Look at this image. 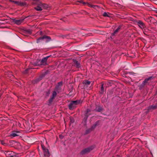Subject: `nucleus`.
I'll list each match as a JSON object with an SVG mask.
<instances>
[{
	"label": "nucleus",
	"mask_w": 157,
	"mask_h": 157,
	"mask_svg": "<svg viewBox=\"0 0 157 157\" xmlns=\"http://www.w3.org/2000/svg\"><path fill=\"white\" fill-rule=\"evenodd\" d=\"M78 2H80V3L82 4L83 5H86L88 6H89L93 8L96 9L95 7H96V6L90 4L88 3H86L84 2L82 0H79L78 1Z\"/></svg>",
	"instance_id": "6"
},
{
	"label": "nucleus",
	"mask_w": 157,
	"mask_h": 157,
	"mask_svg": "<svg viewBox=\"0 0 157 157\" xmlns=\"http://www.w3.org/2000/svg\"><path fill=\"white\" fill-rule=\"evenodd\" d=\"M41 147L44 151V156L45 157H49L50 155L48 150L46 149L43 144H41Z\"/></svg>",
	"instance_id": "3"
},
{
	"label": "nucleus",
	"mask_w": 157,
	"mask_h": 157,
	"mask_svg": "<svg viewBox=\"0 0 157 157\" xmlns=\"http://www.w3.org/2000/svg\"><path fill=\"white\" fill-rule=\"evenodd\" d=\"M138 26L141 29H142L143 31V29H144L146 28L145 24L143 22L140 20H138Z\"/></svg>",
	"instance_id": "5"
},
{
	"label": "nucleus",
	"mask_w": 157,
	"mask_h": 157,
	"mask_svg": "<svg viewBox=\"0 0 157 157\" xmlns=\"http://www.w3.org/2000/svg\"><path fill=\"white\" fill-rule=\"evenodd\" d=\"M58 84L59 86H61L62 85V83L61 82H59Z\"/></svg>",
	"instance_id": "24"
},
{
	"label": "nucleus",
	"mask_w": 157,
	"mask_h": 157,
	"mask_svg": "<svg viewBox=\"0 0 157 157\" xmlns=\"http://www.w3.org/2000/svg\"><path fill=\"white\" fill-rule=\"evenodd\" d=\"M84 83L86 85H89L90 83V81L87 80H86L84 81Z\"/></svg>",
	"instance_id": "21"
},
{
	"label": "nucleus",
	"mask_w": 157,
	"mask_h": 157,
	"mask_svg": "<svg viewBox=\"0 0 157 157\" xmlns=\"http://www.w3.org/2000/svg\"><path fill=\"white\" fill-rule=\"evenodd\" d=\"M50 94V93L48 92H47V96H48L49 95V94Z\"/></svg>",
	"instance_id": "26"
},
{
	"label": "nucleus",
	"mask_w": 157,
	"mask_h": 157,
	"mask_svg": "<svg viewBox=\"0 0 157 157\" xmlns=\"http://www.w3.org/2000/svg\"><path fill=\"white\" fill-rule=\"evenodd\" d=\"M56 95V91H54L52 93V96L51 97L49 100V102L51 103L53 101L54 98L55 97Z\"/></svg>",
	"instance_id": "11"
},
{
	"label": "nucleus",
	"mask_w": 157,
	"mask_h": 157,
	"mask_svg": "<svg viewBox=\"0 0 157 157\" xmlns=\"http://www.w3.org/2000/svg\"><path fill=\"white\" fill-rule=\"evenodd\" d=\"M1 143L2 144H4V143L3 141H2L1 142Z\"/></svg>",
	"instance_id": "27"
},
{
	"label": "nucleus",
	"mask_w": 157,
	"mask_h": 157,
	"mask_svg": "<svg viewBox=\"0 0 157 157\" xmlns=\"http://www.w3.org/2000/svg\"><path fill=\"white\" fill-rule=\"evenodd\" d=\"M20 132L19 131L16 130L12 131L10 134V136L14 137L17 136H19L20 135Z\"/></svg>",
	"instance_id": "4"
},
{
	"label": "nucleus",
	"mask_w": 157,
	"mask_h": 157,
	"mask_svg": "<svg viewBox=\"0 0 157 157\" xmlns=\"http://www.w3.org/2000/svg\"><path fill=\"white\" fill-rule=\"evenodd\" d=\"M80 103L79 101H74L71 102L69 105V108L70 109H72L75 108L76 105Z\"/></svg>",
	"instance_id": "1"
},
{
	"label": "nucleus",
	"mask_w": 157,
	"mask_h": 157,
	"mask_svg": "<svg viewBox=\"0 0 157 157\" xmlns=\"http://www.w3.org/2000/svg\"><path fill=\"white\" fill-rule=\"evenodd\" d=\"M49 57V56H47L43 58L41 61V65H45L46 64V61H47L48 58Z\"/></svg>",
	"instance_id": "9"
},
{
	"label": "nucleus",
	"mask_w": 157,
	"mask_h": 157,
	"mask_svg": "<svg viewBox=\"0 0 157 157\" xmlns=\"http://www.w3.org/2000/svg\"><path fill=\"white\" fill-rule=\"evenodd\" d=\"M96 124H95L93 126H92V129H94V128H95V127H96Z\"/></svg>",
	"instance_id": "22"
},
{
	"label": "nucleus",
	"mask_w": 157,
	"mask_h": 157,
	"mask_svg": "<svg viewBox=\"0 0 157 157\" xmlns=\"http://www.w3.org/2000/svg\"><path fill=\"white\" fill-rule=\"evenodd\" d=\"M89 111V110H87V112H88Z\"/></svg>",
	"instance_id": "28"
},
{
	"label": "nucleus",
	"mask_w": 157,
	"mask_h": 157,
	"mask_svg": "<svg viewBox=\"0 0 157 157\" xmlns=\"http://www.w3.org/2000/svg\"><path fill=\"white\" fill-rule=\"evenodd\" d=\"M87 117H86V119H87Z\"/></svg>",
	"instance_id": "29"
},
{
	"label": "nucleus",
	"mask_w": 157,
	"mask_h": 157,
	"mask_svg": "<svg viewBox=\"0 0 157 157\" xmlns=\"http://www.w3.org/2000/svg\"><path fill=\"white\" fill-rule=\"evenodd\" d=\"M146 9L147 10H152V9L149 7H148L147 8H146Z\"/></svg>",
	"instance_id": "23"
},
{
	"label": "nucleus",
	"mask_w": 157,
	"mask_h": 157,
	"mask_svg": "<svg viewBox=\"0 0 157 157\" xmlns=\"http://www.w3.org/2000/svg\"><path fill=\"white\" fill-rule=\"evenodd\" d=\"M93 149L92 147H90L86 148L83 150L81 152L82 154H85L86 153L89 152Z\"/></svg>",
	"instance_id": "8"
},
{
	"label": "nucleus",
	"mask_w": 157,
	"mask_h": 157,
	"mask_svg": "<svg viewBox=\"0 0 157 157\" xmlns=\"http://www.w3.org/2000/svg\"><path fill=\"white\" fill-rule=\"evenodd\" d=\"M104 92V88L103 84H102L101 86V89L100 91V92L102 94Z\"/></svg>",
	"instance_id": "20"
},
{
	"label": "nucleus",
	"mask_w": 157,
	"mask_h": 157,
	"mask_svg": "<svg viewBox=\"0 0 157 157\" xmlns=\"http://www.w3.org/2000/svg\"><path fill=\"white\" fill-rule=\"evenodd\" d=\"M28 70V69H27L25 71V72H24V73L25 74H26L27 73V70Z\"/></svg>",
	"instance_id": "25"
},
{
	"label": "nucleus",
	"mask_w": 157,
	"mask_h": 157,
	"mask_svg": "<svg viewBox=\"0 0 157 157\" xmlns=\"http://www.w3.org/2000/svg\"><path fill=\"white\" fill-rule=\"evenodd\" d=\"M121 28L120 26H119L118 28L115 30L114 33L112 34V35H115L120 30Z\"/></svg>",
	"instance_id": "18"
},
{
	"label": "nucleus",
	"mask_w": 157,
	"mask_h": 157,
	"mask_svg": "<svg viewBox=\"0 0 157 157\" xmlns=\"http://www.w3.org/2000/svg\"><path fill=\"white\" fill-rule=\"evenodd\" d=\"M148 110L149 111L154 110L157 108V103L155 105H153L148 107Z\"/></svg>",
	"instance_id": "10"
},
{
	"label": "nucleus",
	"mask_w": 157,
	"mask_h": 157,
	"mask_svg": "<svg viewBox=\"0 0 157 157\" xmlns=\"http://www.w3.org/2000/svg\"><path fill=\"white\" fill-rule=\"evenodd\" d=\"M140 71H141V69H140V70H139Z\"/></svg>",
	"instance_id": "30"
},
{
	"label": "nucleus",
	"mask_w": 157,
	"mask_h": 157,
	"mask_svg": "<svg viewBox=\"0 0 157 157\" xmlns=\"http://www.w3.org/2000/svg\"><path fill=\"white\" fill-rule=\"evenodd\" d=\"M110 14L109 13L105 12L103 14V16L104 17H110Z\"/></svg>",
	"instance_id": "19"
},
{
	"label": "nucleus",
	"mask_w": 157,
	"mask_h": 157,
	"mask_svg": "<svg viewBox=\"0 0 157 157\" xmlns=\"http://www.w3.org/2000/svg\"><path fill=\"white\" fill-rule=\"evenodd\" d=\"M153 77L152 76H151L149 77L148 78H146L145 80L143 82L142 84L141 85L140 87V89H142L144 86L145 84L147 83V82L148 81L151 80Z\"/></svg>",
	"instance_id": "2"
},
{
	"label": "nucleus",
	"mask_w": 157,
	"mask_h": 157,
	"mask_svg": "<svg viewBox=\"0 0 157 157\" xmlns=\"http://www.w3.org/2000/svg\"><path fill=\"white\" fill-rule=\"evenodd\" d=\"M74 62L75 64V65L77 68H79L80 67V65L79 62L76 61H75Z\"/></svg>",
	"instance_id": "17"
},
{
	"label": "nucleus",
	"mask_w": 157,
	"mask_h": 157,
	"mask_svg": "<svg viewBox=\"0 0 157 157\" xmlns=\"http://www.w3.org/2000/svg\"><path fill=\"white\" fill-rule=\"evenodd\" d=\"M23 19H18L16 20L15 19H14L13 20V21L17 25H19L23 21Z\"/></svg>",
	"instance_id": "14"
},
{
	"label": "nucleus",
	"mask_w": 157,
	"mask_h": 157,
	"mask_svg": "<svg viewBox=\"0 0 157 157\" xmlns=\"http://www.w3.org/2000/svg\"><path fill=\"white\" fill-rule=\"evenodd\" d=\"M47 39L46 41H47L50 39V38L47 36H44L43 37H40L37 40V43H38L40 41V40H44V39Z\"/></svg>",
	"instance_id": "7"
},
{
	"label": "nucleus",
	"mask_w": 157,
	"mask_h": 157,
	"mask_svg": "<svg viewBox=\"0 0 157 157\" xmlns=\"http://www.w3.org/2000/svg\"><path fill=\"white\" fill-rule=\"evenodd\" d=\"M147 19L148 20V22L151 23H153L154 22V21L155 20V19L151 17H148L147 18Z\"/></svg>",
	"instance_id": "15"
},
{
	"label": "nucleus",
	"mask_w": 157,
	"mask_h": 157,
	"mask_svg": "<svg viewBox=\"0 0 157 157\" xmlns=\"http://www.w3.org/2000/svg\"><path fill=\"white\" fill-rule=\"evenodd\" d=\"M155 23H157V21H156V22H155Z\"/></svg>",
	"instance_id": "32"
},
{
	"label": "nucleus",
	"mask_w": 157,
	"mask_h": 157,
	"mask_svg": "<svg viewBox=\"0 0 157 157\" xmlns=\"http://www.w3.org/2000/svg\"><path fill=\"white\" fill-rule=\"evenodd\" d=\"M156 13H157V10H156Z\"/></svg>",
	"instance_id": "31"
},
{
	"label": "nucleus",
	"mask_w": 157,
	"mask_h": 157,
	"mask_svg": "<svg viewBox=\"0 0 157 157\" xmlns=\"http://www.w3.org/2000/svg\"><path fill=\"white\" fill-rule=\"evenodd\" d=\"M12 2L15 4L21 6H24L26 5V3L25 2H21L18 1H12Z\"/></svg>",
	"instance_id": "12"
},
{
	"label": "nucleus",
	"mask_w": 157,
	"mask_h": 157,
	"mask_svg": "<svg viewBox=\"0 0 157 157\" xmlns=\"http://www.w3.org/2000/svg\"><path fill=\"white\" fill-rule=\"evenodd\" d=\"M13 152H12L7 151L6 152L5 154L7 156H9L10 157H13Z\"/></svg>",
	"instance_id": "16"
},
{
	"label": "nucleus",
	"mask_w": 157,
	"mask_h": 157,
	"mask_svg": "<svg viewBox=\"0 0 157 157\" xmlns=\"http://www.w3.org/2000/svg\"><path fill=\"white\" fill-rule=\"evenodd\" d=\"M33 64L34 66L41 65V61L39 59H37L35 62H33Z\"/></svg>",
	"instance_id": "13"
}]
</instances>
